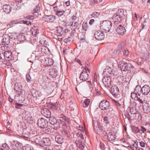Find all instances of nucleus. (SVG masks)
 <instances>
[{
  "instance_id": "13d9d810",
  "label": "nucleus",
  "mask_w": 150,
  "mask_h": 150,
  "mask_svg": "<svg viewBox=\"0 0 150 150\" xmlns=\"http://www.w3.org/2000/svg\"><path fill=\"white\" fill-rule=\"evenodd\" d=\"M9 100L11 103H12L13 102V99L9 97Z\"/></svg>"
},
{
  "instance_id": "cd10ccee",
  "label": "nucleus",
  "mask_w": 150,
  "mask_h": 150,
  "mask_svg": "<svg viewBox=\"0 0 150 150\" xmlns=\"http://www.w3.org/2000/svg\"><path fill=\"white\" fill-rule=\"evenodd\" d=\"M55 140L58 143L61 144L62 143L63 139L59 136H57L55 137Z\"/></svg>"
},
{
  "instance_id": "603ef678",
  "label": "nucleus",
  "mask_w": 150,
  "mask_h": 150,
  "mask_svg": "<svg viewBox=\"0 0 150 150\" xmlns=\"http://www.w3.org/2000/svg\"><path fill=\"white\" fill-rule=\"evenodd\" d=\"M3 41L5 42V43H6L8 42L9 39H8V40H6V38H5L4 37V38L3 39Z\"/></svg>"
},
{
  "instance_id": "aec40b11",
  "label": "nucleus",
  "mask_w": 150,
  "mask_h": 150,
  "mask_svg": "<svg viewBox=\"0 0 150 150\" xmlns=\"http://www.w3.org/2000/svg\"><path fill=\"white\" fill-rule=\"evenodd\" d=\"M31 31L32 32V34L35 37L36 36V35L39 33V30L37 29V27L35 26L33 27Z\"/></svg>"
},
{
  "instance_id": "412c9836",
  "label": "nucleus",
  "mask_w": 150,
  "mask_h": 150,
  "mask_svg": "<svg viewBox=\"0 0 150 150\" xmlns=\"http://www.w3.org/2000/svg\"><path fill=\"white\" fill-rule=\"evenodd\" d=\"M131 97L132 99L138 101L139 98H142L141 96L139 97L134 92L131 93Z\"/></svg>"
},
{
  "instance_id": "dca6fc26",
  "label": "nucleus",
  "mask_w": 150,
  "mask_h": 150,
  "mask_svg": "<svg viewBox=\"0 0 150 150\" xmlns=\"http://www.w3.org/2000/svg\"><path fill=\"white\" fill-rule=\"evenodd\" d=\"M108 137L109 140L111 141L115 140L116 139V136L114 133L110 132L108 135Z\"/></svg>"
},
{
  "instance_id": "4be33fe9",
  "label": "nucleus",
  "mask_w": 150,
  "mask_h": 150,
  "mask_svg": "<svg viewBox=\"0 0 150 150\" xmlns=\"http://www.w3.org/2000/svg\"><path fill=\"white\" fill-rule=\"evenodd\" d=\"M122 17L118 15L115 14L113 17V19L115 22H120L122 20Z\"/></svg>"
},
{
  "instance_id": "f257e3e1",
  "label": "nucleus",
  "mask_w": 150,
  "mask_h": 150,
  "mask_svg": "<svg viewBox=\"0 0 150 150\" xmlns=\"http://www.w3.org/2000/svg\"><path fill=\"white\" fill-rule=\"evenodd\" d=\"M111 27V23L108 21H103L101 26L103 30L105 32H109Z\"/></svg>"
},
{
  "instance_id": "f8f14e48",
  "label": "nucleus",
  "mask_w": 150,
  "mask_h": 150,
  "mask_svg": "<svg viewBox=\"0 0 150 150\" xmlns=\"http://www.w3.org/2000/svg\"><path fill=\"white\" fill-rule=\"evenodd\" d=\"M116 31L118 34L123 35L126 32V30L125 27L122 26V25H120L117 28Z\"/></svg>"
},
{
  "instance_id": "0e129e2a",
  "label": "nucleus",
  "mask_w": 150,
  "mask_h": 150,
  "mask_svg": "<svg viewBox=\"0 0 150 150\" xmlns=\"http://www.w3.org/2000/svg\"><path fill=\"white\" fill-rule=\"evenodd\" d=\"M16 2H20L21 1V0H15Z\"/></svg>"
},
{
  "instance_id": "20e7f679",
  "label": "nucleus",
  "mask_w": 150,
  "mask_h": 150,
  "mask_svg": "<svg viewBox=\"0 0 150 150\" xmlns=\"http://www.w3.org/2000/svg\"><path fill=\"white\" fill-rule=\"evenodd\" d=\"M47 121L43 118L39 119L38 121V124L41 128H44L47 126Z\"/></svg>"
},
{
  "instance_id": "72a5a7b5",
  "label": "nucleus",
  "mask_w": 150,
  "mask_h": 150,
  "mask_svg": "<svg viewBox=\"0 0 150 150\" xmlns=\"http://www.w3.org/2000/svg\"><path fill=\"white\" fill-rule=\"evenodd\" d=\"M99 15V13L96 12H94L92 14L91 16L94 18H96L98 17Z\"/></svg>"
},
{
  "instance_id": "4c0bfd02",
  "label": "nucleus",
  "mask_w": 150,
  "mask_h": 150,
  "mask_svg": "<svg viewBox=\"0 0 150 150\" xmlns=\"http://www.w3.org/2000/svg\"><path fill=\"white\" fill-rule=\"evenodd\" d=\"M26 80L28 82H29L30 81L31 79V77L29 73L26 74Z\"/></svg>"
},
{
  "instance_id": "ea45409f",
  "label": "nucleus",
  "mask_w": 150,
  "mask_h": 150,
  "mask_svg": "<svg viewBox=\"0 0 150 150\" xmlns=\"http://www.w3.org/2000/svg\"><path fill=\"white\" fill-rule=\"evenodd\" d=\"M123 54L125 56H128L129 54V52L128 50H125L123 51Z\"/></svg>"
},
{
  "instance_id": "8fccbe9b",
  "label": "nucleus",
  "mask_w": 150,
  "mask_h": 150,
  "mask_svg": "<svg viewBox=\"0 0 150 150\" xmlns=\"http://www.w3.org/2000/svg\"><path fill=\"white\" fill-rule=\"evenodd\" d=\"M88 64H87L86 65V67H85V68H84V70H85V69L86 68L87 71H89V69L88 68Z\"/></svg>"
},
{
  "instance_id": "bf43d9fd",
  "label": "nucleus",
  "mask_w": 150,
  "mask_h": 150,
  "mask_svg": "<svg viewBox=\"0 0 150 150\" xmlns=\"http://www.w3.org/2000/svg\"><path fill=\"white\" fill-rule=\"evenodd\" d=\"M94 3H95V1L94 0H93L91 2V4L92 5H94Z\"/></svg>"
},
{
  "instance_id": "39448f33",
  "label": "nucleus",
  "mask_w": 150,
  "mask_h": 150,
  "mask_svg": "<svg viewBox=\"0 0 150 150\" xmlns=\"http://www.w3.org/2000/svg\"><path fill=\"white\" fill-rule=\"evenodd\" d=\"M11 145L16 150H21L23 147V145L21 144L16 141H13L11 142Z\"/></svg>"
},
{
  "instance_id": "6e6552de",
  "label": "nucleus",
  "mask_w": 150,
  "mask_h": 150,
  "mask_svg": "<svg viewBox=\"0 0 150 150\" xmlns=\"http://www.w3.org/2000/svg\"><path fill=\"white\" fill-rule=\"evenodd\" d=\"M144 100L142 98H139L138 101L141 104H142V106L144 110H146L149 107V104L146 102H144Z\"/></svg>"
},
{
  "instance_id": "69168bd1",
  "label": "nucleus",
  "mask_w": 150,
  "mask_h": 150,
  "mask_svg": "<svg viewBox=\"0 0 150 150\" xmlns=\"http://www.w3.org/2000/svg\"><path fill=\"white\" fill-rule=\"evenodd\" d=\"M135 17L137 19V15L136 14H135Z\"/></svg>"
},
{
  "instance_id": "774afa93",
  "label": "nucleus",
  "mask_w": 150,
  "mask_h": 150,
  "mask_svg": "<svg viewBox=\"0 0 150 150\" xmlns=\"http://www.w3.org/2000/svg\"><path fill=\"white\" fill-rule=\"evenodd\" d=\"M148 3H150V0H148L147 1Z\"/></svg>"
},
{
  "instance_id": "3c124183",
  "label": "nucleus",
  "mask_w": 150,
  "mask_h": 150,
  "mask_svg": "<svg viewBox=\"0 0 150 150\" xmlns=\"http://www.w3.org/2000/svg\"><path fill=\"white\" fill-rule=\"evenodd\" d=\"M33 17V16H27L26 17V18H28L29 19H32V18Z\"/></svg>"
},
{
  "instance_id": "9b49d317",
  "label": "nucleus",
  "mask_w": 150,
  "mask_h": 150,
  "mask_svg": "<svg viewBox=\"0 0 150 150\" xmlns=\"http://www.w3.org/2000/svg\"><path fill=\"white\" fill-rule=\"evenodd\" d=\"M104 84L106 86H109L111 83V78L109 77H104L102 79Z\"/></svg>"
},
{
  "instance_id": "09e8293b",
  "label": "nucleus",
  "mask_w": 150,
  "mask_h": 150,
  "mask_svg": "<svg viewBox=\"0 0 150 150\" xmlns=\"http://www.w3.org/2000/svg\"><path fill=\"white\" fill-rule=\"evenodd\" d=\"M67 25L71 26L73 25V23L71 22L67 23Z\"/></svg>"
},
{
  "instance_id": "423d86ee",
  "label": "nucleus",
  "mask_w": 150,
  "mask_h": 150,
  "mask_svg": "<svg viewBox=\"0 0 150 150\" xmlns=\"http://www.w3.org/2000/svg\"><path fill=\"white\" fill-rule=\"evenodd\" d=\"M88 74L87 72L86 68L85 70H83L80 75V79L81 80L86 81L88 79Z\"/></svg>"
},
{
  "instance_id": "49530a36",
  "label": "nucleus",
  "mask_w": 150,
  "mask_h": 150,
  "mask_svg": "<svg viewBox=\"0 0 150 150\" xmlns=\"http://www.w3.org/2000/svg\"><path fill=\"white\" fill-rule=\"evenodd\" d=\"M23 21V23L24 24H26L27 25H28V24H30V25H31V22L30 21L29 22H28L29 23H28V21Z\"/></svg>"
},
{
  "instance_id": "6e6d98bb",
  "label": "nucleus",
  "mask_w": 150,
  "mask_h": 150,
  "mask_svg": "<svg viewBox=\"0 0 150 150\" xmlns=\"http://www.w3.org/2000/svg\"><path fill=\"white\" fill-rule=\"evenodd\" d=\"M137 150H143V149L139 147H137L136 149Z\"/></svg>"
},
{
  "instance_id": "f704fd0d",
  "label": "nucleus",
  "mask_w": 150,
  "mask_h": 150,
  "mask_svg": "<svg viewBox=\"0 0 150 150\" xmlns=\"http://www.w3.org/2000/svg\"><path fill=\"white\" fill-rule=\"evenodd\" d=\"M57 103L56 102L55 103H54V104L53 103H51L50 104V107L52 109H54V110H56L57 108Z\"/></svg>"
},
{
  "instance_id": "4d7b16f0",
  "label": "nucleus",
  "mask_w": 150,
  "mask_h": 150,
  "mask_svg": "<svg viewBox=\"0 0 150 150\" xmlns=\"http://www.w3.org/2000/svg\"><path fill=\"white\" fill-rule=\"evenodd\" d=\"M65 4L67 6H68L69 5L70 3L68 1H67L65 2Z\"/></svg>"
},
{
  "instance_id": "c756f323",
  "label": "nucleus",
  "mask_w": 150,
  "mask_h": 150,
  "mask_svg": "<svg viewBox=\"0 0 150 150\" xmlns=\"http://www.w3.org/2000/svg\"><path fill=\"white\" fill-rule=\"evenodd\" d=\"M49 121L51 124L54 125L57 123V120L54 117H50Z\"/></svg>"
},
{
  "instance_id": "f03ea898",
  "label": "nucleus",
  "mask_w": 150,
  "mask_h": 150,
  "mask_svg": "<svg viewBox=\"0 0 150 150\" xmlns=\"http://www.w3.org/2000/svg\"><path fill=\"white\" fill-rule=\"evenodd\" d=\"M119 66L120 65V67L122 71H127V73L131 71V68L130 67H128L127 64L124 61H120L119 63Z\"/></svg>"
},
{
  "instance_id": "c03bdc74",
  "label": "nucleus",
  "mask_w": 150,
  "mask_h": 150,
  "mask_svg": "<svg viewBox=\"0 0 150 150\" xmlns=\"http://www.w3.org/2000/svg\"><path fill=\"white\" fill-rule=\"evenodd\" d=\"M69 150H76V148H74L73 145H71L69 147Z\"/></svg>"
},
{
  "instance_id": "c9c22d12",
  "label": "nucleus",
  "mask_w": 150,
  "mask_h": 150,
  "mask_svg": "<svg viewBox=\"0 0 150 150\" xmlns=\"http://www.w3.org/2000/svg\"><path fill=\"white\" fill-rule=\"evenodd\" d=\"M103 122L106 124H108L110 123V121L108 119V117L107 116H105L103 118Z\"/></svg>"
},
{
  "instance_id": "4468645a",
  "label": "nucleus",
  "mask_w": 150,
  "mask_h": 150,
  "mask_svg": "<svg viewBox=\"0 0 150 150\" xmlns=\"http://www.w3.org/2000/svg\"><path fill=\"white\" fill-rule=\"evenodd\" d=\"M111 93L113 95L117 96L119 93V90L117 86H112L111 88Z\"/></svg>"
},
{
  "instance_id": "ddd939ff",
  "label": "nucleus",
  "mask_w": 150,
  "mask_h": 150,
  "mask_svg": "<svg viewBox=\"0 0 150 150\" xmlns=\"http://www.w3.org/2000/svg\"><path fill=\"white\" fill-rule=\"evenodd\" d=\"M112 69L110 68H107L103 71V74L104 77H110L111 75Z\"/></svg>"
},
{
  "instance_id": "e2e57ef3",
  "label": "nucleus",
  "mask_w": 150,
  "mask_h": 150,
  "mask_svg": "<svg viewBox=\"0 0 150 150\" xmlns=\"http://www.w3.org/2000/svg\"><path fill=\"white\" fill-rule=\"evenodd\" d=\"M58 40L59 41H61L62 40V39L61 38H58Z\"/></svg>"
},
{
  "instance_id": "2eb2a0df",
  "label": "nucleus",
  "mask_w": 150,
  "mask_h": 150,
  "mask_svg": "<svg viewBox=\"0 0 150 150\" xmlns=\"http://www.w3.org/2000/svg\"><path fill=\"white\" fill-rule=\"evenodd\" d=\"M11 6L10 4H5L3 6V9L6 13H9L11 11Z\"/></svg>"
},
{
  "instance_id": "de8ad7c7",
  "label": "nucleus",
  "mask_w": 150,
  "mask_h": 150,
  "mask_svg": "<svg viewBox=\"0 0 150 150\" xmlns=\"http://www.w3.org/2000/svg\"><path fill=\"white\" fill-rule=\"evenodd\" d=\"M94 21V20L93 19H91L89 21V23L90 25H92L93 24Z\"/></svg>"
},
{
  "instance_id": "052dcab7",
  "label": "nucleus",
  "mask_w": 150,
  "mask_h": 150,
  "mask_svg": "<svg viewBox=\"0 0 150 150\" xmlns=\"http://www.w3.org/2000/svg\"><path fill=\"white\" fill-rule=\"evenodd\" d=\"M21 105V104H17L16 105V107L17 108H19V106H20Z\"/></svg>"
},
{
  "instance_id": "393cba45",
  "label": "nucleus",
  "mask_w": 150,
  "mask_h": 150,
  "mask_svg": "<svg viewBox=\"0 0 150 150\" xmlns=\"http://www.w3.org/2000/svg\"><path fill=\"white\" fill-rule=\"evenodd\" d=\"M4 55L5 58L9 59L11 57V53L9 51H6L4 53Z\"/></svg>"
},
{
  "instance_id": "680f3d73",
  "label": "nucleus",
  "mask_w": 150,
  "mask_h": 150,
  "mask_svg": "<svg viewBox=\"0 0 150 150\" xmlns=\"http://www.w3.org/2000/svg\"><path fill=\"white\" fill-rule=\"evenodd\" d=\"M68 39L66 38V39H65L64 40V41L65 42H67V41H68Z\"/></svg>"
},
{
  "instance_id": "5fc2aeb1",
  "label": "nucleus",
  "mask_w": 150,
  "mask_h": 150,
  "mask_svg": "<svg viewBox=\"0 0 150 150\" xmlns=\"http://www.w3.org/2000/svg\"><path fill=\"white\" fill-rule=\"evenodd\" d=\"M76 62H77L81 65H82L81 63V62L80 60H79V59H77L76 60Z\"/></svg>"
},
{
  "instance_id": "473e14b6",
  "label": "nucleus",
  "mask_w": 150,
  "mask_h": 150,
  "mask_svg": "<svg viewBox=\"0 0 150 150\" xmlns=\"http://www.w3.org/2000/svg\"><path fill=\"white\" fill-rule=\"evenodd\" d=\"M17 85H18V84H17L16 83L15 84L14 89L18 92L20 91L21 90V86L20 87H18V86H17Z\"/></svg>"
},
{
  "instance_id": "58836bf2",
  "label": "nucleus",
  "mask_w": 150,
  "mask_h": 150,
  "mask_svg": "<svg viewBox=\"0 0 150 150\" xmlns=\"http://www.w3.org/2000/svg\"><path fill=\"white\" fill-rule=\"evenodd\" d=\"M39 93L40 94V92L39 91H35V92L34 93V97H39L40 96V95H39L38 93Z\"/></svg>"
},
{
  "instance_id": "c85d7f7f",
  "label": "nucleus",
  "mask_w": 150,
  "mask_h": 150,
  "mask_svg": "<svg viewBox=\"0 0 150 150\" xmlns=\"http://www.w3.org/2000/svg\"><path fill=\"white\" fill-rule=\"evenodd\" d=\"M60 118L61 119H60V120L61 122L62 123V120H63L64 121H62L63 122H67L68 121V118L65 116L63 114H61L60 115Z\"/></svg>"
},
{
  "instance_id": "5701e85b",
  "label": "nucleus",
  "mask_w": 150,
  "mask_h": 150,
  "mask_svg": "<svg viewBox=\"0 0 150 150\" xmlns=\"http://www.w3.org/2000/svg\"><path fill=\"white\" fill-rule=\"evenodd\" d=\"M90 102V100L88 99H86L83 101V106L84 108H87L89 105Z\"/></svg>"
},
{
  "instance_id": "b1692460",
  "label": "nucleus",
  "mask_w": 150,
  "mask_h": 150,
  "mask_svg": "<svg viewBox=\"0 0 150 150\" xmlns=\"http://www.w3.org/2000/svg\"><path fill=\"white\" fill-rule=\"evenodd\" d=\"M124 11L123 9H118L116 13V14L122 18L124 16Z\"/></svg>"
},
{
  "instance_id": "a18cd8bd",
  "label": "nucleus",
  "mask_w": 150,
  "mask_h": 150,
  "mask_svg": "<svg viewBox=\"0 0 150 150\" xmlns=\"http://www.w3.org/2000/svg\"><path fill=\"white\" fill-rule=\"evenodd\" d=\"M141 130L142 131V132L143 133H144V132L146 131V129L143 126L141 127Z\"/></svg>"
},
{
  "instance_id": "0eeeda50",
  "label": "nucleus",
  "mask_w": 150,
  "mask_h": 150,
  "mask_svg": "<svg viewBox=\"0 0 150 150\" xmlns=\"http://www.w3.org/2000/svg\"><path fill=\"white\" fill-rule=\"evenodd\" d=\"M94 35L96 38L98 40H102L104 38V35L103 33L100 31H96Z\"/></svg>"
},
{
  "instance_id": "9d476101",
  "label": "nucleus",
  "mask_w": 150,
  "mask_h": 150,
  "mask_svg": "<svg viewBox=\"0 0 150 150\" xmlns=\"http://www.w3.org/2000/svg\"><path fill=\"white\" fill-rule=\"evenodd\" d=\"M142 89V94L145 95H148L150 91V87L146 85L144 86Z\"/></svg>"
},
{
  "instance_id": "a878e982",
  "label": "nucleus",
  "mask_w": 150,
  "mask_h": 150,
  "mask_svg": "<svg viewBox=\"0 0 150 150\" xmlns=\"http://www.w3.org/2000/svg\"><path fill=\"white\" fill-rule=\"evenodd\" d=\"M30 134L26 130L24 131L22 134V136L23 137L28 138L30 135Z\"/></svg>"
},
{
  "instance_id": "338daca9",
  "label": "nucleus",
  "mask_w": 150,
  "mask_h": 150,
  "mask_svg": "<svg viewBox=\"0 0 150 150\" xmlns=\"http://www.w3.org/2000/svg\"><path fill=\"white\" fill-rule=\"evenodd\" d=\"M99 1L100 2H101L103 1V0H99Z\"/></svg>"
},
{
  "instance_id": "e433bc0d",
  "label": "nucleus",
  "mask_w": 150,
  "mask_h": 150,
  "mask_svg": "<svg viewBox=\"0 0 150 150\" xmlns=\"http://www.w3.org/2000/svg\"><path fill=\"white\" fill-rule=\"evenodd\" d=\"M25 150H34L33 147L29 145H27L25 148Z\"/></svg>"
},
{
  "instance_id": "37998d69",
  "label": "nucleus",
  "mask_w": 150,
  "mask_h": 150,
  "mask_svg": "<svg viewBox=\"0 0 150 150\" xmlns=\"http://www.w3.org/2000/svg\"><path fill=\"white\" fill-rule=\"evenodd\" d=\"M48 63L49 65L51 66V65H52L53 64V61L52 59H50L48 60Z\"/></svg>"
},
{
  "instance_id": "6ab92c4d",
  "label": "nucleus",
  "mask_w": 150,
  "mask_h": 150,
  "mask_svg": "<svg viewBox=\"0 0 150 150\" xmlns=\"http://www.w3.org/2000/svg\"><path fill=\"white\" fill-rule=\"evenodd\" d=\"M31 31L32 32V34L35 37L36 36V35L39 33V30L37 29V27L35 26L33 27Z\"/></svg>"
},
{
  "instance_id": "1a4fd4ad",
  "label": "nucleus",
  "mask_w": 150,
  "mask_h": 150,
  "mask_svg": "<svg viewBox=\"0 0 150 150\" xmlns=\"http://www.w3.org/2000/svg\"><path fill=\"white\" fill-rule=\"evenodd\" d=\"M41 144L43 146H49L51 144V140L49 138H43L41 142Z\"/></svg>"
},
{
  "instance_id": "7c9ffc66",
  "label": "nucleus",
  "mask_w": 150,
  "mask_h": 150,
  "mask_svg": "<svg viewBox=\"0 0 150 150\" xmlns=\"http://www.w3.org/2000/svg\"><path fill=\"white\" fill-rule=\"evenodd\" d=\"M47 19V21H51V19H53V20H55V16L53 15H51L50 16H47L45 17Z\"/></svg>"
},
{
  "instance_id": "79ce46f5",
  "label": "nucleus",
  "mask_w": 150,
  "mask_h": 150,
  "mask_svg": "<svg viewBox=\"0 0 150 150\" xmlns=\"http://www.w3.org/2000/svg\"><path fill=\"white\" fill-rule=\"evenodd\" d=\"M139 145L142 147H144L145 146V143L143 141H141L140 142Z\"/></svg>"
},
{
  "instance_id": "a211bd4d",
  "label": "nucleus",
  "mask_w": 150,
  "mask_h": 150,
  "mask_svg": "<svg viewBox=\"0 0 150 150\" xmlns=\"http://www.w3.org/2000/svg\"><path fill=\"white\" fill-rule=\"evenodd\" d=\"M141 91H142V89L140 87L136 86L134 89V92L136 93L138 96L140 97L141 93Z\"/></svg>"
},
{
  "instance_id": "864d4df0",
  "label": "nucleus",
  "mask_w": 150,
  "mask_h": 150,
  "mask_svg": "<svg viewBox=\"0 0 150 150\" xmlns=\"http://www.w3.org/2000/svg\"><path fill=\"white\" fill-rule=\"evenodd\" d=\"M79 136H80L81 139H84V138L83 137V134L82 133L80 134H79Z\"/></svg>"
},
{
  "instance_id": "bb28decb",
  "label": "nucleus",
  "mask_w": 150,
  "mask_h": 150,
  "mask_svg": "<svg viewBox=\"0 0 150 150\" xmlns=\"http://www.w3.org/2000/svg\"><path fill=\"white\" fill-rule=\"evenodd\" d=\"M9 149L8 146L6 143L3 144L1 148V150H9Z\"/></svg>"
},
{
  "instance_id": "7ed1b4c3",
  "label": "nucleus",
  "mask_w": 150,
  "mask_h": 150,
  "mask_svg": "<svg viewBox=\"0 0 150 150\" xmlns=\"http://www.w3.org/2000/svg\"><path fill=\"white\" fill-rule=\"evenodd\" d=\"M110 106L109 102L106 100H103L99 104V107L102 110H106L109 109Z\"/></svg>"
},
{
  "instance_id": "f3484780",
  "label": "nucleus",
  "mask_w": 150,
  "mask_h": 150,
  "mask_svg": "<svg viewBox=\"0 0 150 150\" xmlns=\"http://www.w3.org/2000/svg\"><path fill=\"white\" fill-rule=\"evenodd\" d=\"M76 143L77 147L81 149H83L84 148V144L83 142L80 141H76Z\"/></svg>"
},
{
  "instance_id": "2f4dec72",
  "label": "nucleus",
  "mask_w": 150,
  "mask_h": 150,
  "mask_svg": "<svg viewBox=\"0 0 150 150\" xmlns=\"http://www.w3.org/2000/svg\"><path fill=\"white\" fill-rule=\"evenodd\" d=\"M65 13V11L63 10L62 11H57V14L58 16H60L63 15Z\"/></svg>"
},
{
  "instance_id": "a19ab883",
  "label": "nucleus",
  "mask_w": 150,
  "mask_h": 150,
  "mask_svg": "<svg viewBox=\"0 0 150 150\" xmlns=\"http://www.w3.org/2000/svg\"><path fill=\"white\" fill-rule=\"evenodd\" d=\"M59 147L58 146L55 145L53 148V150H60Z\"/></svg>"
}]
</instances>
